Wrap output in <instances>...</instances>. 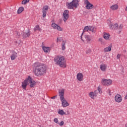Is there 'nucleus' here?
<instances>
[{
    "mask_svg": "<svg viewBox=\"0 0 127 127\" xmlns=\"http://www.w3.org/2000/svg\"><path fill=\"white\" fill-rule=\"evenodd\" d=\"M112 83H113V80H112V79H107L103 78L101 80V84L103 86H111Z\"/></svg>",
    "mask_w": 127,
    "mask_h": 127,
    "instance_id": "obj_5",
    "label": "nucleus"
},
{
    "mask_svg": "<svg viewBox=\"0 0 127 127\" xmlns=\"http://www.w3.org/2000/svg\"><path fill=\"white\" fill-rule=\"evenodd\" d=\"M27 85H28V80L27 78L24 81L22 82V87L24 90H26V87H27Z\"/></svg>",
    "mask_w": 127,
    "mask_h": 127,
    "instance_id": "obj_12",
    "label": "nucleus"
},
{
    "mask_svg": "<svg viewBox=\"0 0 127 127\" xmlns=\"http://www.w3.org/2000/svg\"><path fill=\"white\" fill-rule=\"evenodd\" d=\"M110 35L109 33H103V38L105 39V40H110Z\"/></svg>",
    "mask_w": 127,
    "mask_h": 127,
    "instance_id": "obj_17",
    "label": "nucleus"
},
{
    "mask_svg": "<svg viewBox=\"0 0 127 127\" xmlns=\"http://www.w3.org/2000/svg\"><path fill=\"white\" fill-rule=\"evenodd\" d=\"M97 90H98L99 93H100V92H101V90H102V89H101V88H100V87H98L97 88Z\"/></svg>",
    "mask_w": 127,
    "mask_h": 127,
    "instance_id": "obj_38",
    "label": "nucleus"
},
{
    "mask_svg": "<svg viewBox=\"0 0 127 127\" xmlns=\"http://www.w3.org/2000/svg\"><path fill=\"white\" fill-rule=\"evenodd\" d=\"M125 10H126V11H127V7H126V8L125 9Z\"/></svg>",
    "mask_w": 127,
    "mask_h": 127,
    "instance_id": "obj_43",
    "label": "nucleus"
},
{
    "mask_svg": "<svg viewBox=\"0 0 127 127\" xmlns=\"http://www.w3.org/2000/svg\"><path fill=\"white\" fill-rule=\"evenodd\" d=\"M84 4L86 5L85 8H86V9H92L94 8V5L91 3L88 0H84Z\"/></svg>",
    "mask_w": 127,
    "mask_h": 127,
    "instance_id": "obj_6",
    "label": "nucleus"
},
{
    "mask_svg": "<svg viewBox=\"0 0 127 127\" xmlns=\"http://www.w3.org/2000/svg\"><path fill=\"white\" fill-rule=\"evenodd\" d=\"M17 57V53L14 52L10 56L11 60L13 61Z\"/></svg>",
    "mask_w": 127,
    "mask_h": 127,
    "instance_id": "obj_19",
    "label": "nucleus"
},
{
    "mask_svg": "<svg viewBox=\"0 0 127 127\" xmlns=\"http://www.w3.org/2000/svg\"><path fill=\"white\" fill-rule=\"evenodd\" d=\"M56 98H57V95H55V96H53V97H52L51 98V99H56Z\"/></svg>",
    "mask_w": 127,
    "mask_h": 127,
    "instance_id": "obj_40",
    "label": "nucleus"
},
{
    "mask_svg": "<svg viewBox=\"0 0 127 127\" xmlns=\"http://www.w3.org/2000/svg\"><path fill=\"white\" fill-rule=\"evenodd\" d=\"M84 38L86 39V41H87V42H90V41H91V37H90V36H89V35H85L84 36Z\"/></svg>",
    "mask_w": 127,
    "mask_h": 127,
    "instance_id": "obj_29",
    "label": "nucleus"
},
{
    "mask_svg": "<svg viewBox=\"0 0 127 127\" xmlns=\"http://www.w3.org/2000/svg\"><path fill=\"white\" fill-rule=\"evenodd\" d=\"M42 47L43 51H44L46 53H48L51 51V48L50 47H47L44 46H42Z\"/></svg>",
    "mask_w": 127,
    "mask_h": 127,
    "instance_id": "obj_16",
    "label": "nucleus"
},
{
    "mask_svg": "<svg viewBox=\"0 0 127 127\" xmlns=\"http://www.w3.org/2000/svg\"><path fill=\"white\" fill-rule=\"evenodd\" d=\"M126 127H127V126H126Z\"/></svg>",
    "mask_w": 127,
    "mask_h": 127,
    "instance_id": "obj_45",
    "label": "nucleus"
},
{
    "mask_svg": "<svg viewBox=\"0 0 127 127\" xmlns=\"http://www.w3.org/2000/svg\"><path fill=\"white\" fill-rule=\"evenodd\" d=\"M96 30L97 28H96L95 26H90V31H91V32L95 33L96 32Z\"/></svg>",
    "mask_w": 127,
    "mask_h": 127,
    "instance_id": "obj_25",
    "label": "nucleus"
},
{
    "mask_svg": "<svg viewBox=\"0 0 127 127\" xmlns=\"http://www.w3.org/2000/svg\"><path fill=\"white\" fill-rule=\"evenodd\" d=\"M123 28H124V25L123 24H120L119 26H118V30H119V32L118 33H121V32H122V30L123 29Z\"/></svg>",
    "mask_w": 127,
    "mask_h": 127,
    "instance_id": "obj_24",
    "label": "nucleus"
},
{
    "mask_svg": "<svg viewBox=\"0 0 127 127\" xmlns=\"http://www.w3.org/2000/svg\"><path fill=\"white\" fill-rule=\"evenodd\" d=\"M107 65L104 64L100 65V69L101 71H103V72H105L106 70H107Z\"/></svg>",
    "mask_w": 127,
    "mask_h": 127,
    "instance_id": "obj_18",
    "label": "nucleus"
},
{
    "mask_svg": "<svg viewBox=\"0 0 127 127\" xmlns=\"http://www.w3.org/2000/svg\"><path fill=\"white\" fill-rule=\"evenodd\" d=\"M69 18V11L65 10L64 11L63 16V19L64 22H66L67 20Z\"/></svg>",
    "mask_w": 127,
    "mask_h": 127,
    "instance_id": "obj_8",
    "label": "nucleus"
},
{
    "mask_svg": "<svg viewBox=\"0 0 127 127\" xmlns=\"http://www.w3.org/2000/svg\"><path fill=\"white\" fill-rule=\"evenodd\" d=\"M29 36H30V31H29V30H27L26 32H23V38H26V37H29Z\"/></svg>",
    "mask_w": 127,
    "mask_h": 127,
    "instance_id": "obj_15",
    "label": "nucleus"
},
{
    "mask_svg": "<svg viewBox=\"0 0 127 127\" xmlns=\"http://www.w3.org/2000/svg\"><path fill=\"white\" fill-rule=\"evenodd\" d=\"M34 31H36V30H39V31H41L42 30L39 27V25H37L34 29Z\"/></svg>",
    "mask_w": 127,
    "mask_h": 127,
    "instance_id": "obj_30",
    "label": "nucleus"
},
{
    "mask_svg": "<svg viewBox=\"0 0 127 127\" xmlns=\"http://www.w3.org/2000/svg\"><path fill=\"white\" fill-rule=\"evenodd\" d=\"M65 42L63 41L62 45V50H65V49H66V47H65Z\"/></svg>",
    "mask_w": 127,
    "mask_h": 127,
    "instance_id": "obj_31",
    "label": "nucleus"
},
{
    "mask_svg": "<svg viewBox=\"0 0 127 127\" xmlns=\"http://www.w3.org/2000/svg\"><path fill=\"white\" fill-rule=\"evenodd\" d=\"M112 51V46H109L104 49V52H110V51Z\"/></svg>",
    "mask_w": 127,
    "mask_h": 127,
    "instance_id": "obj_22",
    "label": "nucleus"
},
{
    "mask_svg": "<svg viewBox=\"0 0 127 127\" xmlns=\"http://www.w3.org/2000/svg\"><path fill=\"white\" fill-rule=\"evenodd\" d=\"M54 62L57 65L62 68H66L67 66L66 59L64 56H56L54 58Z\"/></svg>",
    "mask_w": 127,
    "mask_h": 127,
    "instance_id": "obj_2",
    "label": "nucleus"
},
{
    "mask_svg": "<svg viewBox=\"0 0 127 127\" xmlns=\"http://www.w3.org/2000/svg\"><path fill=\"white\" fill-rule=\"evenodd\" d=\"M86 54H91L92 53V50L90 49H88L85 51Z\"/></svg>",
    "mask_w": 127,
    "mask_h": 127,
    "instance_id": "obj_32",
    "label": "nucleus"
},
{
    "mask_svg": "<svg viewBox=\"0 0 127 127\" xmlns=\"http://www.w3.org/2000/svg\"><path fill=\"white\" fill-rule=\"evenodd\" d=\"M110 28L112 29H118L119 28V24L118 23L114 24V25H110Z\"/></svg>",
    "mask_w": 127,
    "mask_h": 127,
    "instance_id": "obj_21",
    "label": "nucleus"
},
{
    "mask_svg": "<svg viewBox=\"0 0 127 127\" xmlns=\"http://www.w3.org/2000/svg\"><path fill=\"white\" fill-rule=\"evenodd\" d=\"M108 93H109V96H111V95H112V93H111V90L109 89V90H108Z\"/></svg>",
    "mask_w": 127,
    "mask_h": 127,
    "instance_id": "obj_41",
    "label": "nucleus"
},
{
    "mask_svg": "<svg viewBox=\"0 0 127 127\" xmlns=\"http://www.w3.org/2000/svg\"><path fill=\"white\" fill-rule=\"evenodd\" d=\"M88 95L91 99H95V97H97V90H95V92H89Z\"/></svg>",
    "mask_w": 127,
    "mask_h": 127,
    "instance_id": "obj_13",
    "label": "nucleus"
},
{
    "mask_svg": "<svg viewBox=\"0 0 127 127\" xmlns=\"http://www.w3.org/2000/svg\"><path fill=\"white\" fill-rule=\"evenodd\" d=\"M59 96L60 98V100L62 102V106L64 108H66V107H68V106H69V103H68V102H67L66 99H65V98H64V94L65 93V89H62L60 90L59 91Z\"/></svg>",
    "mask_w": 127,
    "mask_h": 127,
    "instance_id": "obj_3",
    "label": "nucleus"
},
{
    "mask_svg": "<svg viewBox=\"0 0 127 127\" xmlns=\"http://www.w3.org/2000/svg\"><path fill=\"white\" fill-rule=\"evenodd\" d=\"M54 121L56 124H57L58 125L59 124V121L58 118H55Z\"/></svg>",
    "mask_w": 127,
    "mask_h": 127,
    "instance_id": "obj_34",
    "label": "nucleus"
},
{
    "mask_svg": "<svg viewBox=\"0 0 127 127\" xmlns=\"http://www.w3.org/2000/svg\"><path fill=\"white\" fill-rule=\"evenodd\" d=\"M83 78L84 75H83V73L79 72L77 74L76 79L78 80V81H79V82L83 81Z\"/></svg>",
    "mask_w": 127,
    "mask_h": 127,
    "instance_id": "obj_11",
    "label": "nucleus"
},
{
    "mask_svg": "<svg viewBox=\"0 0 127 127\" xmlns=\"http://www.w3.org/2000/svg\"><path fill=\"white\" fill-rule=\"evenodd\" d=\"M81 40H82V41H84V39H83V37H82V36H81Z\"/></svg>",
    "mask_w": 127,
    "mask_h": 127,
    "instance_id": "obj_42",
    "label": "nucleus"
},
{
    "mask_svg": "<svg viewBox=\"0 0 127 127\" xmlns=\"http://www.w3.org/2000/svg\"><path fill=\"white\" fill-rule=\"evenodd\" d=\"M98 41L99 42H100L101 45H106V42L102 38H99L98 39Z\"/></svg>",
    "mask_w": 127,
    "mask_h": 127,
    "instance_id": "obj_23",
    "label": "nucleus"
},
{
    "mask_svg": "<svg viewBox=\"0 0 127 127\" xmlns=\"http://www.w3.org/2000/svg\"><path fill=\"white\" fill-rule=\"evenodd\" d=\"M51 26L54 29H56L57 30H58V31H63V28L56 24L55 23H52Z\"/></svg>",
    "mask_w": 127,
    "mask_h": 127,
    "instance_id": "obj_9",
    "label": "nucleus"
},
{
    "mask_svg": "<svg viewBox=\"0 0 127 127\" xmlns=\"http://www.w3.org/2000/svg\"><path fill=\"white\" fill-rule=\"evenodd\" d=\"M111 10L116 11L119 9V5L118 4H113L110 6Z\"/></svg>",
    "mask_w": 127,
    "mask_h": 127,
    "instance_id": "obj_14",
    "label": "nucleus"
},
{
    "mask_svg": "<svg viewBox=\"0 0 127 127\" xmlns=\"http://www.w3.org/2000/svg\"><path fill=\"white\" fill-rule=\"evenodd\" d=\"M33 66L35 68L34 73L36 76L40 77V76H43V75L46 74L47 67H46L45 64L36 62L33 64Z\"/></svg>",
    "mask_w": 127,
    "mask_h": 127,
    "instance_id": "obj_1",
    "label": "nucleus"
},
{
    "mask_svg": "<svg viewBox=\"0 0 127 127\" xmlns=\"http://www.w3.org/2000/svg\"><path fill=\"white\" fill-rule=\"evenodd\" d=\"M120 58H121V54H118L117 56V59L120 60Z\"/></svg>",
    "mask_w": 127,
    "mask_h": 127,
    "instance_id": "obj_37",
    "label": "nucleus"
},
{
    "mask_svg": "<svg viewBox=\"0 0 127 127\" xmlns=\"http://www.w3.org/2000/svg\"><path fill=\"white\" fill-rule=\"evenodd\" d=\"M79 2L80 0H73L71 2H66V6L69 9H74L77 8L79 6Z\"/></svg>",
    "mask_w": 127,
    "mask_h": 127,
    "instance_id": "obj_4",
    "label": "nucleus"
},
{
    "mask_svg": "<svg viewBox=\"0 0 127 127\" xmlns=\"http://www.w3.org/2000/svg\"><path fill=\"white\" fill-rule=\"evenodd\" d=\"M0 11H1V10H0Z\"/></svg>",
    "mask_w": 127,
    "mask_h": 127,
    "instance_id": "obj_44",
    "label": "nucleus"
},
{
    "mask_svg": "<svg viewBox=\"0 0 127 127\" xmlns=\"http://www.w3.org/2000/svg\"><path fill=\"white\" fill-rule=\"evenodd\" d=\"M27 79H28V84H29L30 88H34V86L36 85V82H35V81L32 79V78H31V77H30V76H28Z\"/></svg>",
    "mask_w": 127,
    "mask_h": 127,
    "instance_id": "obj_7",
    "label": "nucleus"
},
{
    "mask_svg": "<svg viewBox=\"0 0 127 127\" xmlns=\"http://www.w3.org/2000/svg\"><path fill=\"white\" fill-rule=\"evenodd\" d=\"M23 10H24V8L23 7H20L17 10V13L19 14V13H21Z\"/></svg>",
    "mask_w": 127,
    "mask_h": 127,
    "instance_id": "obj_28",
    "label": "nucleus"
},
{
    "mask_svg": "<svg viewBox=\"0 0 127 127\" xmlns=\"http://www.w3.org/2000/svg\"><path fill=\"white\" fill-rule=\"evenodd\" d=\"M42 12H43V17H44V18L46 17V14L47 13V12L42 11Z\"/></svg>",
    "mask_w": 127,
    "mask_h": 127,
    "instance_id": "obj_35",
    "label": "nucleus"
},
{
    "mask_svg": "<svg viewBox=\"0 0 127 127\" xmlns=\"http://www.w3.org/2000/svg\"><path fill=\"white\" fill-rule=\"evenodd\" d=\"M27 2H29V0H24L22 1V4H26Z\"/></svg>",
    "mask_w": 127,
    "mask_h": 127,
    "instance_id": "obj_33",
    "label": "nucleus"
},
{
    "mask_svg": "<svg viewBox=\"0 0 127 127\" xmlns=\"http://www.w3.org/2000/svg\"><path fill=\"white\" fill-rule=\"evenodd\" d=\"M58 125L60 126L61 127H62L64 125V121H62L60 123H59Z\"/></svg>",
    "mask_w": 127,
    "mask_h": 127,
    "instance_id": "obj_36",
    "label": "nucleus"
},
{
    "mask_svg": "<svg viewBox=\"0 0 127 127\" xmlns=\"http://www.w3.org/2000/svg\"><path fill=\"white\" fill-rule=\"evenodd\" d=\"M115 101L116 103H122L123 101V97L120 94H117L115 96Z\"/></svg>",
    "mask_w": 127,
    "mask_h": 127,
    "instance_id": "obj_10",
    "label": "nucleus"
},
{
    "mask_svg": "<svg viewBox=\"0 0 127 127\" xmlns=\"http://www.w3.org/2000/svg\"><path fill=\"white\" fill-rule=\"evenodd\" d=\"M57 42H60L61 41V38H58L57 39Z\"/></svg>",
    "mask_w": 127,
    "mask_h": 127,
    "instance_id": "obj_39",
    "label": "nucleus"
},
{
    "mask_svg": "<svg viewBox=\"0 0 127 127\" xmlns=\"http://www.w3.org/2000/svg\"><path fill=\"white\" fill-rule=\"evenodd\" d=\"M58 113L59 115H60V116H64L66 115V112H65V111L62 109H59Z\"/></svg>",
    "mask_w": 127,
    "mask_h": 127,
    "instance_id": "obj_20",
    "label": "nucleus"
},
{
    "mask_svg": "<svg viewBox=\"0 0 127 127\" xmlns=\"http://www.w3.org/2000/svg\"><path fill=\"white\" fill-rule=\"evenodd\" d=\"M90 26H85L84 28V30H83V33H82V35H83V33H84V32H86V31H87V32H89L90 31Z\"/></svg>",
    "mask_w": 127,
    "mask_h": 127,
    "instance_id": "obj_26",
    "label": "nucleus"
},
{
    "mask_svg": "<svg viewBox=\"0 0 127 127\" xmlns=\"http://www.w3.org/2000/svg\"><path fill=\"white\" fill-rule=\"evenodd\" d=\"M49 8V7L48 5H45L43 6L42 10L43 12H47V11L48 10V9Z\"/></svg>",
    "mask_w": 127,
    "mask_h": 127,
    "instance_id": "obj_27",
    "label": "nucleus"
}]
</instances>
